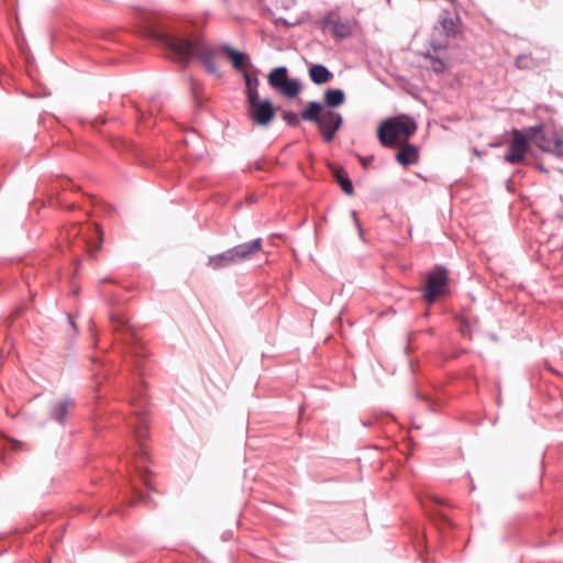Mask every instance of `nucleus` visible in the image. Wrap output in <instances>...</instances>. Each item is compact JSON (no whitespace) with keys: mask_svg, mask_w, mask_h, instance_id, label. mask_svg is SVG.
I'll return each mask as SVG.
<instances>
[{"mask_svg":"<svg viewBox=\"0 0 563 563\" xmlns=\"http://www.w3.org/2000/svg\"><path fill=\"white\" fill-rule=\"evenodd\" d=\"M352 217L354 218V220H355V224H356V227L358 228L360 233L362 234L361 224H360V222H358V220H357V218H356V211H352Z\"/></svg>","mask_w":563,"mask_h":563,"instance_id":"nucleus-28","label":"nucleus"},{"mask_svg":"<svg viewBox=\"0 0 563 563\" xmlns=\"http://www.w3.org/2000/svg\"><path fill=\"white\" fill-rule=\"evenodd\" d=\"M417 131V123L409 115L390 117L384 120L377 129V137L382 146L396 148Z\"/></svg>","mask_w":563,"mask_h":563,"instance_id":"nucleus-3","label":"nucleus"},{"mask_svg":"<svg viewBox=\"0 0 563 563\" xmlns=\"http://www.w3.org/2000/svg\"><path fill=\"white\" fill-rule=\"evenodd\" d=\"M531 139L537 143V135L531 131V128L526 133L514 129L509 152L505 155V161L510 164H518L522 162Z\"/></svg>","mask_w":563,"mask_h":563,"instance_id":"nucleus-8","label":"nucleus"},{"mask_svg":"<svg viewBox=\"0 0 563 563\" xmlns=\"http://www.w3.org/2000/svg\"><path fill=\"white\" fill-rule=\"evenodd\" d=\"M68 321H69L70 327L76 329V323L70 316H68Z\"/></svg>","mask_w":563,"mask_h":563,"instance_id":"nucleus-29","label":"nucleus"},{"mask_svg":"<svg viewBox=\"0 0 563 563\" xmlns=\"http://www.w3.org/2000/svg\"><path fill=\"white\" fill-rule=\"evenodd\" d=\"M361 163H362V165H363L364 167L366 166V162H365V159H364V158H361Z\"/></svg>","mask_w":563,"mask_h":563,"instance_id":"nucleus-31","label":"nucleus"},{"mask_svg":"<svg viewBox=\"0 0 563 563\" xmlns=\"http://www.w3.org/2000/svg\"><path fill=\"white\" fill-rule=\"evenodd\" d=\"M395 159L404 167L417 164L419 162V148L417 145L405 142L396 153Z\"/></svg>","mask_w":563,"mask_h":563,"instance_id":"nucleus-12","label":"nucleus"},{"mask_svg":"<svg viewBox=\"0 0 563 563\" xmlns=\"http://www.w3.org/2000/svg\"><path fill=\"white\" fill-rule=\"evenodd\" d=\"M278 109V107H274L269 99H257L256 101L247 102V115L258 126L269 125Z\"/></svg>","mask_w":563,"mask_h":563,"instance_id":"nucleus-9","label":"nucleus"},{"mask_svg":"<svg viewBox=\"0 0 563 563\" xmlns=\"http://www.w3.org/2000/svg\"><path fill=\"white\" fill-rule=\"evenodd\" d=\"M284 97L294 99L301 91V84L298 78H288L278 90Z\"/></svg>","mask_w":563,"mask_h":563,"instance_id":"nucleus-22","label":"nucleus"},{"mask_svg":"<svg viewBox=\"0 0 563 563\" xmlns=\"http://www.w3.org/2000/svg\"><path fill=\"white\" fill-rule=\"evenodd\" d=\"M321 27L323 30L331 27L335 38L343 40L352 35V26L349 20H333L332 14L329 13L321 19Z\"/></svg>","mask_w":563,"mask_h":563,"instance_id":"nucleus-10","label":"nucleus"},{"mask_svg":"<svg viewBox=\"0 0 563 563\" xmlns=\"http://www.w3.org/2000/svg\"><path fill=\"white\" fill-rule=\"evenodd\" d=\"M427 58H430V67L431 69L437 73L441 74L445 70L446 64L442 58H439L437 56H432L431 54L426 55Z\"/></svg>","mask_w":563,"mask_h":563,"instance_id":"nucleus-24","label":"nucleus"},{"mask_svg":"<svg viewBox=\"0 0 563 563\" xmlns=\"http://www.w3.org/2000/svg\"><path fill=\"white\" fill-rule=\"evenodd\" d=\"M515 66L518 69H529L533 67V58L531 55L528 54H521L518 55L515 59Z\"/></svg>","mask_w":563,"mask_h":563,"instance_id":"nucleus-23","label":"nucleus"},{"mask_svg":"<svg viewBox=\"0 0 563 563\" xmlns=\"http://www.w3.org/2000/svg\"><path fill=\"white\" fill-rule=\"evenodd\" d=\"M156 38L184 62L187 63L194 57H199L209 74L218 78L222 76L213 62L214 52L207 49L202 40L180 37L169 33H157Z\"/></svg>","mask_w":563,"mask_h":563,"instance_id":"nucleus-2","label":"nucleus"},{"mask_svg":"<svg viewBox=\"0 0 563 563\" xmlns=\"http://www.w3.org/2000/svg\"><path fill=\"white\" fill-rule=\"evenodd\" d=\"M461 18L454 10L444 9L440 12L438 16L437 24L434 26L435 31L440 30V35L443 37L442 40L432 38L431 47L433 52H439L442 49H446L448 40L455 37L460 32L461 26Z\"/></svg>","mask_w":563,"mask_h":563,"instance_id":"nucleus-5","label":"nucleus"},{"mask_svg":"<svg viewBox=\"0 0 563 563\" xmlns=\"http://www.w3.org/2000/svg\"><path fill=\"white\" fill-rule=\"evenodd\" d=\"M221 49L230 58L234 69L242 70L244 67L252 66L251 58L246 53L240 52L229 44L222 45Z\"/></svg>","mask_w":563,"mask_h":563,"instance_id":"nucleus-14","label":"nucleus"},{"mask_svg":"<svg viewBox=\"0 0 563 563\" xmlns=\"http://www.w3.org/2000/svg\"><path fill=\"white\" fill-rule=\"evenodd\" d=\"M131 353L136 357H141L142 354H145V351H144V347L136 344V343H133V346H132V350H131Z\"/></svg>","mask_w":563,"mask_h":563,"instance_id":"nucleus-26","label":"nucleus"},{"mask_svg":"<svg viewBox=\"0 0 563 563\" xmlns=\"http://www.w3.org/2000/svg\"><path fill=\"white\" fill-rule=\"evenodd\" d=\"M111 323H112V327H113V330L115 332H122L123 334H129V339L125 338L124 340L128 342V341H131L133 342V331H132V328L129 323V320L122 316V314H112L111 318Z\"/></svg>","mask_w":563,"mask_h":563,"instance_id":"nucleus-21","label":"nucleus"},{"mask_svg":"<svg viewBox=\"0 0 563 563\" xmlns=\"http://www.w3.org/2000/svg\"><path fill=\"white\" fill-rule=\"evenodd\" d=\"M258 73H260V70L255 68L252 74L247 73V71H245L243 74L244 81H245L246 103L253 102V101H256L257 99H260V95H258L260 80L257 78Z\"/></svg>","mask_w":563,"mask_h":563,"instance_id":"nucleus-15","label":"nucleus"},{"mask_svg":"<svg viewBox=\"0 0 563 563\" xmlns=\"http://www.w3.org/2000/svg\"><path fill=\"white\" fill-rule=\"evenodd\" d=\"M332 174L340 186L341 190L347 195L351 196L354 192L352 180L349 177L347 172L343 167H338L334 165H329Z\"/></svg>","mask_w":563,"mask_h":563,"instance_id":"nucleus-17","label":"nucleus"},{"mask_svg":"<svg viewBox=\"0 0 563 563\" xmlns=\"http://www.w3.org/2000/svg\"><path fill=\"white\" fill-rule=\"evenodd\" d=\"M300 115L303 121L317 124L323 141L327 143L333 141L343 124L342 114L333 110H324L320 101H309Z\"/></svg>","mask_w":563,"mask_h":563,"instance_id":"nucleus-4","label":"nucleus"},{"mask_svg":"<svg viewBox=\"0 0 563 563\" xmlns=\"http://www.w3.org/2000/svg\"><path fill=\"white\" fill-rule=\"evenodd\" d=\"M276 24L277 25H285V26H296L298 23L297 22L291 23V22L287 21L284 18H278L276 20Z\"/></svg>","mask_w":563,"mask_h":563,"instance_id":"nucleus-27","label":"nucleus"},{"mask_svg":"<svg viewBox=\"0 0 563 563\" xmlns=\"http://www.w3.org/2000/svg\"><path fill=\"white\" fill-rule=\"evenodd\" d=\"M238 263L233 255L232 249H229L220 254L209 256L208 266L213 269H221L231 264Z\"/></svg>","mask_w":563,"mask_h":563,"instance_id":"nucleus-18","label":"nucleus"},{"mask_svg":"<svg viewBox=\"0 0 563 563\" xmlns=\"http://www.w3.org/2000/svg\"><path fill=\"white\" fill-rule=\"evenodd\" d=\"M531 131L537 135V145L543 152L563 156V130L536 125Z\"/></svg>","mask_w":563,"mask_h":563,"instance_id":"nucleus-7","label":"nucleus"},{"mask_svg":"<svg viewBox=\"0 0 563 563\" xmlns=\"http://www.w3.org/2000/svg\"><path fill=\"white\" fill-rule=\"evenodd\" d=\"M130 404L133 411L126 423L131 428L134 440L139 444V449L135 452V457L137 460L135 467L140 472V476L145 486L150 488L146 465L147 453L144 448L150 426L148 400L145 393L140 388L133 393Z\"/></svg>","mask_w":563,"mask_h":563,"instance_id":"nucleus-1","label":"nucleus"},{"mask_svg":"<svg viewBox=\"0 0 563 563\" xmlns=\"http://www.w3.org/2000/svg\"><path fill=\"white\" fill-rule=\"evenodd\" d=\"M236 262L249 260L253 254L257 253L262 249V239L257 238L251 242H245L231 247Z\"/></svg>","mask_w":563,"mask_h":563,"instance_id":"nucleus-13","label":"nucleus"},{"mask_svg":"<svg viewBox=\"0 0 563 563\" xmlns=\"http://www.w3.org/2000/svg\"><path fill=\"white\" fill-rule=\"evenodd\" d=\"M449 271L443 265H437L426 275V284L423 288V299L429 303H433L440 296L449 294Z\"/></svg>","mask_w":563,"mask_h":563,"instance_id":"nucleus-6","label":"nucleus"},{"mask_svg":"<svg viewBox=\"0 0 563 563\" xmlns=\"http://www.w3.org/2000/svg\"><path fill=\"white\" fill-rule=\"evenodd\" d=\"M345 101V92L341 88L327 89L323 93V108L327 107L329 110L334 109L343 104Z\"/></svg>","mask_w":563,"mask_h":563,"instance_id":"nucleus-19","label":"nucleus"},{"mask_svg":"<svg viewBox=\"0 0 563 563\" xmlns=\"http://www.w3.org/2000/svg\"><path fill=\"white\" fill-rule=\"evenodd\" d=\"M309 78L314 85H323L333 78V73L322 64H312L309 67Z\"/></svg>","mask_w":563,"mask_h":563,"instance_id":"nucleus-16","label":"nucleus"},{"mask_svg":"<svg viewBox=\"0 0 563 563\" xmlns=\"http://www.w3.org/2000/svg\"><path fill=\"white\" fill-rule=\"evenodd\" d=\"M288 78V68L286 66L275 67L267 75L268 85L275 90H279Z\"/></svg>","mask_w":563,"mask_h":563,"instance_id":"nucleus-20","label":"nucleus"},{"mask_svg":"<svg viewBox=\"0 0 563 563\" xmlns=\"http://www.w3.org/2000/svg\"><path fill=\"white\" fill-rule=\"evenodd\" d=\"M74 406V399L65 396L54 401L49 409V418L60 426H65L69 409Z\"/></svg>","mask_w":563,"mask_h":563,"instance_id":"nucleus-11","label":"nucleus"},{"mask_svg":"<svg viewBox=\"0 0 563 563\" xmlns=\"http://www.w3.org/2000/svg\"><path fill=\"white\" fill-rule=\"evenodd\" d=\"M282 118L288 125L295 128L299 125L301 115L292 111H284Z\"/></svg>","mask_w":563,"mask_h":563,"instance_id":"nucleus-25","label":"nucleus"},{"mask_svg":"<svg viewBox=\"0 0 563 563\" xmlns=\"http://www.w3.org/2000/svg\"><path fill=\"white\" fill-rule=\"evenodd\" d=\"M371 423H372L371 421H367V422H365V421H364V422H363V426H364V427H369V426H371Z\"/></svg>","mask_w":563,"mask_h":563,"instance_id":"nucleus-30","label":"nucleus"}]
</instances>
